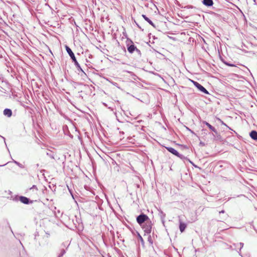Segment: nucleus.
<instances>
[{"instance_id": "nucleus-1", "label": "nucleus", "mask_w": 257, "mask_h": 257, "mask_svg": "<svg viewBox=\"0 0 257 257\" xmlns=\"http://www.w3.org/2000/svg\"><path fill=\"white\" fill-rule=\"evenodd\" d=\"M38 188L35 185H33L31 188L27 191L28 195L33 199H38L39 197L38 194Z\"/></svg>"}, {"instance_id": "nucleus-2", "label": "nucleus", "mask_w": 257, "mask_h": 257, "mask_svg": "<svg viewBox=\"0 0 257 257\" xmlns=\"http://www.w3.org/2000/svg\"><path fill=\"white\" fill-rule=\"evenodd\" d=\"M66 50L67 52L68 53V54L69 55L70 57H71V58L72 59L73 61L74 62V64L76 66V67L78 68H80V66L78 62L77 61L75 57V55H74V53H73V52L72 51L71 49L68 46H66Z\"/></svg>"}, {"instance_id": "nucleus-3", "label": "nucleus", "mask_w": 257, "mask_h": 257, "mask_svg": "<svg viewBox=\"0 0 257 257\" xmlns=\"http://www.w3.org/2000/svg\"><path fill=\"white\" fill-rule=\"evenodd\" d=\"M142 227L144 229V232L146 233L149 234L152 231V224L151 221L149 220L147 221L145 223L142 224Z\"/></svg>"}, {"instance_id": "nucleus-4", "label": "nucleus", "mask_w": 257, "mask_h": 257, "mask_svg": "<svg viewBox=\"0 0 257 257\" xmlns=\"http://www.w3.org/2000/svg\"><path fill=\"white\" fill-rule=\"evenodd\" d=\"M149 220L148 216L144 214H142L137 217V221L141 225Z\"/></svg>"}, {"instance_id": "nucleus-5", "label": "nucleus", "mask_w": 257, "mask_h": 257, "mask_svg": "<svg viewBox=\"0 0 257 257\" xmlns=\"http://www.w3.org/2000/svg\"><path fill=\"white\" fill-rule=\"evenodd\" d=\"M193 82L194 85L201 92L205 93V94H208V91L201 84H200L199 83L192 81Z\"/></svg>"}, {"instance_id": "nucleus-6", "label": "nucleus", "mask_w": 257, "mask_h": 257, "mask_svg": "<svg viewBox=\"0 0 257 257\" xmlns=\"http://www.w3.org/2000/svg\"><path fill=\"white\" fill-rule=\"evenodd\" d=\"M166 149L171 153L173 154V155L180 157V154L174 148L171 147H166Z\"/></svg>"}, {"instance_id": "nucleus-7", "label": "nucleus", "mask_w": 257, "mask_h": 257, "mask_svg": "<svg viewBox=\"0 0 257 257\" xmlns=\"http://www.w3.org/2000/svg\"><path fill=\"white\" fill-rule=\"evenodd\" d=\"M20 201L25 204H28L29 203V198H27L26 197L24 196H20L19 197Z\"/></svg>"}, {"instance_id": "nucleus-8", "label": "nucleus", "mask_w": 257, "mask_h": 257, "mask_svg": "<svg viewBox=\"0 0 257 257\" xmlns=\"http://www.w3.org/2000/svg\"><path fill=\"white\" fill-rule=\"evenodd\" d=\"M179 223L180 230L181 232H183L186 227V224L185 223L182 222L180 219H179Z\"/></svg>"}, {"instance_id": "nucleus-9", "label": "nucleus", "mask_w": 257, "mask_h": 257, "mask_svg": "<svg viewBox=\"0 0 257 257\" xmlns=\"http://www.w3.org/2000/svg\"><path fill=\"white\" fill-rule=\"evenodd\" d=\"M4 114L8 117H10L12 114V111L10 109L6 108L4 110Z\"/></svg>"}, {"instance_id": "nucleus-10", "label": "nucleus", "mask_w": 257, "mask_h": 257, "mask_svg": "<svg viewBox=\"0 0 257 257\" xmlns=\"http://www.w3.org/2000/svg\"><path fill=\"white\" fill-rule=\"evenodd\" d=\"M250 137L254 140H257V132L255 131H252L250 133Z\"/></svg>"}, {"instance_id": "nucleus-11", "label": "nucleus", "mask_w": 257, "mask_h": 257, "mask_svg": "<svg viewBox=\"0 0 257 257\" xmlns=\"http://www.w3.org/2000/svg\"><path fill=\"white\" fill-rule=\"evenodd\" d=\"M203 4L206 6H211L213 3L212 0H203Z\"/></svg>"}, {"instance_id": "nucleus-12", "label": "nucleus", "mask_w": 257, "mask_h": 257, "mask_svg": "<svg viewBox=\"0 0 257 257\" xmlns=\"http://www.w3.org/2000/svg\"><path fill=\"white\" fill-rule=\"evenodd\" d=\"M142 17L150 25H151L154 27H155V26L154 24L153 23V22L150 19H149L146 15H143Z\"/></svg>"}, {"instance_id": "nucleus-13", "label": "nucleus", "mask_w": 257, "mask_h": 257, "mask_svg": "<svg viewBox=\"0 0 257 257\" xmlns=\"http://www.w3.org/2000/svg\"><path fill=\"white\" fill-rule=\"evenodd\" d=\"M136 49L137 48L134 45H131L128 47L127 50L130 53H133Z\"/></svg>"}, {"instance_id": "nucleus-14", "label": "nucleus", "mask_w": 257, "mask_h": 257, "mask_svg": "<svg viewBox=\"0 0 257 257\" xmlns=\"http://www.w3.org/2000/svg\"><path fill=\"white\" fill-rule=\"evenodd\" d=\"M204 123L209 128L211 131L216 133V130L213 126H212L211 124L206 121H205Z\"/></svg>"}, {"instance_id": "nucleus-15", "label": "nucleus", "mask_w": 257, "mask_h": 257, "mask_svg": "<svg viewBox=\"0 0 257 257\" xmlns=\"http://www.w3.org/2000/svg\"><path fill=\"white\" fill-rule=\"evenodd\" d=\"M14 163H15L16 164H17L18 166H19L20 167H21V168H23V166L21 164L19 163V162H17V161H14Z\"/></svg>"}, {"instance_id": "nucleus-16", "label": "nucleus", "mask_w": 257, "mask_h": 257, "mask_svg": "<svg viewBox=\"0 0 257 257\" xmlns=\"http://www.w3.org/2000/svg\"><path fill=\"white\" fill-rule=\"evenodd\" d=\"M240 246V249L243 247V243H242V242H240L239 243L237 244V246H235V247H237V246Z\"/></svg>"}, {"instance_id": "nucleus-17", "label": "nucleus", "mask_w": 257, "mask_h": 257, "mask_svg": "<svg viewBox=\"0 0 257 257\" xmlns=\"http://www.w3.org/2000/svg\"><path fill=\"white\" fill-rule=\"evenodd\" d=\"M225 64L228 65V66H234V65L231 64L230 63H225Z\"/></svg>"}, {"instance_id": "nucleus-18", "label": "nucleus", "mask_w": 257, "mask_h": 257, "mask_svg": "<svg viewBox=\"0 0 257 257\" xmlns=\"http://www.w3.org/2000/svg\"><path fill=\"white\" fill-rule=\"evenodd\" d=\"M221 213H224V210H222L221 211L219 212V214H221Z\"/></svg>"}, {"instance_id": "nucleus-19", "label": "nucleus", "mask_w": 257, "mask_h": 257, "mask_svg": "<svg viewBox=\"0 0 257 257\" xmlns=\"http://www.w3.org/2000/svg\"><path fill=\"white\" fill-rule=\"evenodd\" d=\"M64 253H65V250H63L62 251V253L61 255H62Z\"/></svg>"}, {"instance_id": "nucleus-20", "label": "nucleus", "mask_w": 257, "mask_h": 257, "mask_svg": "<svg viewBox=\"0 0 257 257\" xmlns=\"http://www.w3.org/2000/svg\"><path fill=\"white\" fill-rule=\"evenodd\" d=\"M227 217V215H225L224 217H223V219H225Z\"/></svg>"}, {"instance_id": "nucleus-21", "label": "nucleus", "mask_w": 257, "mask_h": 257, "mask_svg": "<svg viewBox=\"0 0 257 257\" xmlns=\"http://www.w3.org/2000/svg\"><path fill=\"white\" fill-rule=\"evenodd\" d=\"M59 257H60V256H59Z\"/></svg>"}]
</instances>
